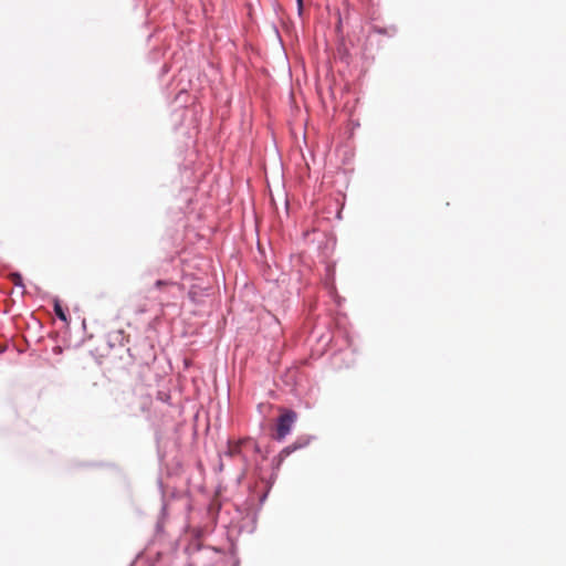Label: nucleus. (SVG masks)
<instances>
[{"instance_id": "obj_1", "label": "nucleus", "mask_w": 566, "mask_h": 566, "mask_svg": "<svg viewBox=\"0 0 566 566\" xmlns=\"http://www.w3.org/2000/svg\"><path fill=\"white\" fill-rule=\"evenodd\" d=\"M187 536L192 566H239V559L210 545H206L201 531Z\"/></svg>"}, {"instance_id": "obj_2", "label": "nucleus", "mask_w": 566, "mask_h": 566, "mask_svg": "<svg viewBox=\"0 0 566 566\" xmlns=\"http://www.w3.org/2000/svg\"><path fill=\"white\" fill-rule=\"evenodd\" d=\"M145 566H192L188 536L171 542L167 551H159L156 559L145 562Z\"/></svg>"}, {"instance_id": "obj_3", "label": "nucleus", "mask_w": 566, "mask_h": 566, "mask_svg": "<svg viewBox=\"0 0 566 566\" xmlns=\"http://www.w3.org/2000/svg\"><path fill=\"white\" fill-rule=\"evenodd\" d=\"M327 345L329 346V350H332L333 355L335 357L339 355H350V358L347 359L345 366L349 367L352 364H354V349L352 348V339L347 333H338V335L333 334L328 340Z\"/></svg>"}, {"instance_id": "obj_4", "label": "nucleus", "mask_w": 566, "mask_h": 566, "mask_svg": "<svg viewBox=\"0 0 566 566\" xmlns=\"http://www.w3.org/2000/svg\"><path fill=\"white\" fill-rule=\"evenodd\" d=\"M297 420V412L293 409H283L275 422L274 439L282 442L293 430Z\"/></svg>"}, {"instance_id": "obj_5", "label": "nucleus", "mask_w": 566, "mask_h": 566, "mask_svg": "<svg viewBox=\"0 0 566 566\" xmlns=\"http://www.w3.org/2000/svg\"><path fill=\"white\" fill-rule=\"evenodd\" d=\"M175 102L178 104V107L171 114V120L174 125V129H178L179 126L184 125V122L190 111L186 107L188 102V94L185 87L178 90Z\"/></svg>"}, {"instance_id": "obj_6", "label": "nucleus", "mask_w": 566, "mask_h": 566, "mask_svg": "<svg viewBox=\"0 0 566 566\" xmlns=\"http://www.w3.org/2000/svg\"><path fill=\"white\" fill-rule=\"evenodd\" d=\"M157 484L161 492V507L155 524V538L159 539L165 535V523L168 517V504L165 499L164 483L161 478H158Z\"/></svg>"}, {"instance_id": "obj_7", "label": "nucleus", "mask_w": 566, "mask_h": 566, "mask_svg": "<svg viewBox=\"0 0 566 566\" xmlns=\"http://www.w3.org/2000/svg\"><path fill=\"white\" fill-rule=\"evenodd\" d=\"M313 440H316V437L313 434H301L298 436L295 441L286 447H284L280 451V462H283L285 458L291 455L293 452L301 450L305 447H307Z\"/></svg>"}, {"instance_id": "obj_8", "label": "nucleus", "mask_w": 566, "mask_h": 566, "mask_svg": "<svg viewBox=\"0 0 566 566\" xmlns=\"http://www.w3.org/2000/svg\"><path fill=\"white\" fill-rule=\"evenodd\" d=\"M210 295V287H203L198 284H192L188 291L189 300L196 305H201L205 298Z\"/></svg>"}, {"instance_id": "obj_9", "label": "nucleus", "mask_w": 566, "mask_h": 566, "mask_svg": "<svg viewBox=\"0 0 566 566\" xmlns=\"http://www.w3.org/2000/svg\"><path fill=\"white\" fill-rule=\"evenodd\" d=\"M256 521L258 511L249 513L248 516L243 520V523L239 527L240 532H247L249 534H252L256 528Z\"/></svg>"}, {"instance_id": "obj_10", "label": "nucleus", "mask_w": 566, "mask_h": 566, "mask_svg": "<svg viewBox=\"0 0 566 566\" xmlns=\"http://www.w3.org/2000/svg\"><path fill=\"white\" fill-rule=\"evenodd\" d=\"M53 310H54L55 316L60 321L64 322L65 324H69L70 316L67 314V311L62 306V303L59 300V297L53 298Z\"/></svg>"}, {"instance_id": "obj_11", "label": "nucleus", "mask_w": 566, "mask_h": 566, "mask_svg": "<svg viewBox=\"0 0 566 566\" xmlns=\"http://www.w3.org/2000/svg\"><path fill=\"white\" fill-rule=\"evenodd\" d=\"M371 32L386 35V36H394L397 33V28L395 25H391L390 28L379 27V25H371Z\"/></svg>"}, {"instance_id": "obj_12", "label": "nucleus", "mask_w": 566, "mask_h": 566, "mask_svg": "<svg viewBox=\"0 0 566 566\" xmlns=\"http://www.w3.org/2000/svg\"><path fill=\"white\" fill-rule=\"evenodd\" d=\"M12 281L14 286L20 287L22 290V293H24L25 285L23 283V277L20 272H14L12 274Z\"/></svg>"}, {"instance_id": "obj_13", "label": "nucleus", "mask_w": 566, "mask_h": 566, "mask_svg": "<svg viewBox=\"0 0 566 566\" xmlns=\"http://www.w3.org/2000/svg\"><path fill=\"white\" fill-rule=\"evenodd\" d=\"M125 336H124V332L123 331H117L115 333H113L111 335V339H109V345L111 346H114V342H118L122 344V342L124 340Z\"/></svg>"}, {"instance_id": "obj_14", "label": "nucleus", "mask_w": 566, "mask_h": 566, "mask_svg": "<svg viewBox=\"0 0 566 566\" xmlns=\"http://www.w3.org/2000/svg\"><path fill=\"white\" fill-rule=\"evenodd\" d=\"M271 491V485H269L268 488H265V491L260 494L259 496V505L262 506L264 504V502L266 501L268 496H269V493ZM261 507H259L260 510Z\"/></svg>"}, {"instance_id": "obj_15", "label": "nucleus", "mask_w": 566, "mask_h": 566, "mask_svg": "<svg viewBox=\"0 0 566 566\" xmlns=\"http://www.w3.org/2000/svg\"><path fill=\"white\" fill-rule=\"evenodd\" d=\"M296 2V11L298 18H302L304 14V0H295Z\"/></svg>"}, {"instance_id": "obj_16", "label": "nucleus", "mask_w": 566, "mask_h": 566, "mask_svg": "<svg viewBox=\"0 0 566 566\" xmlns=\"http://www.w3.org/2000/svg\"><path fill=\"white\" fill-rule=\"evenodd\" d=\"M170 71V65L167 63H164V65L160 69V72L158 74L159 78H164L165 75H167Z\"/></svg>"}, {"instance_id": "obj_17", "label": "nucleus", "mask_w": 566, "mask_h": 566, "mask_svg": "<svg viewBox=\"0 0 566 566\" xmlns=\"http://www.w3.org/2000/svg\"><path fill=\"white\" fill-rule=\"evenodd\" d=\"M276 478H277V473L276 472H272L270 478L266 480V488L269 485H271V488H272L274 482H275V480H276Z\"/></svg>"}, {"instance_id": "obj_18", "label": "nucleus", "mask_w": 566, "mask_h": 566, "mask_svg": "<svg viewBox=\"0 0 566 566\" xmlns=\"http://www.w3.org/2000/svg\"><path fill=\"white\" fill-rule=\"evenodd\" d=\"M280 454L277 457H275L272 461V467H273V472H276V470H279L280 465L282 462H280Z\"/></svg>"}, {"instance_id": "obj_19", "label": "nucleus", "mask_w": 566, "mask_h": 566, "mask_svg": "<svg viewBox=\"0 0 566 566\" xmlns=\"http://www.w3.org/2000/svg\"><path fill=\"white\" fill-rule=\"evenodd\" d=\"M165 397H163L161 395L159 396V399L163 400V401H166L167 399H169V395L165 394L164 395Z\"/></svg>"}, {"instance_id": "obj_20", "label": "nucleus", "mask_w": 566, "mask_h": 566, "mask_svg": "<svg viewBox=\"0 0 566 566\" xmlns=\"http://www.w3.org/2000/svg\"><path fill=\"white\" fill-rule=\"evenodd\" d=\"M6 350H7V346L0 345V354L6 353Z\"/></svg>"}, {"instance_id": "obj_21", "label": "nucleus", "mask_w": 566, "mask_h": 566, "mask_svg": "<svg viewBox=\"0 0 566 566\" xmlns=\"http://www.w3.org/2000/svg\"><path fill=\"white\" fill-rule=\"evenodd\" d=\"M164 284H166V283H165V281H161V280H158V281L156 282V286H158V287H159L160 285H164Z\"/></svg>"}, {"instance_id": "obj_22", "label": "nucleus", "mask_w": 566, "mask_h": 566, "mask_svg": "<svg viewBox=\"0 0 566 566\" xmlns=\"http://www.w3.org/2000/svg\"><path fill=\"white\" fill-rule=\"evenodd\" d=\"M254 450H255V452L261 453V448H260V446H259V444H255V446H254Z\"/></svg>"}]
</instances>
